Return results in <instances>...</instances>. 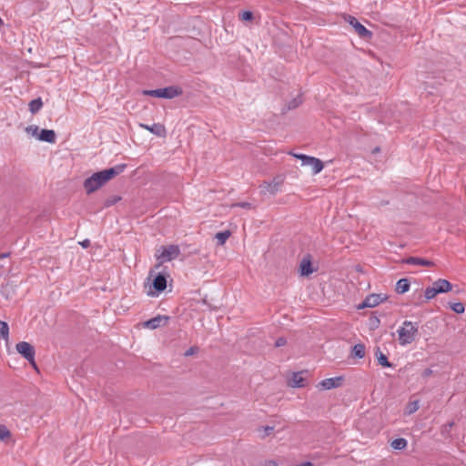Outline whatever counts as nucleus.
<instances>
[{
  "instance_id": "obj_1",
  "label": "nucleus",
  "mask_w": 466,
  "mask_h": 466,
  "mask_svg": "<svg viewBox=\"0 0 466 466\" xmlns=\"http://www.w3.org/2000/svg\"><path fill=\"white\" fill-rule=\"evenodd\" d=\"M180 254V248L177 245L161 246L156 252L157 264L155 268H159L163 263L172 261Z\"/></svg>"
},
{
  "instance_id": "obj_2",
  "label": "nucleus",
  "mask_w": 466,
  "mask_h": 466,
  "mask_svg": "<svg viewBox=\"0 0 466 466\" xmlns=\"http://www.w3.org/2000/svg\"><path fill=\"white\" fill-rule=\"evenodd\" d=\"M419 329L416 323L405 320L403 326L398 329L399 342L404 346L413 342L418 335Z\"/></svg>"
},
{
  "instance_id": "obj_3",
  "label": "nucleus",
  "mask_w": 466,
  "mask_h": 466,
  "mask_svg": "<svg viewBox=\"0 0 466 466\" xmlns=\"http://www.w3.org/2000/svg\"><path fill=\"white\" fill-rule=\"evenodd\" d=\"M143 94L145 96H149L153 97H160V98H174L182 94V90L176 86H168L165 88H158L154 90H144Z\"/></svg>"
},
{
  "instance_id": "obj_4",
  "label": "nucleus",
  "mask_w": 466,
  "mask_h": 466,
  "mask_svg": "<svg viewBox=\"0 0 466 466\" xmlns=\"http://www.w3.org/2000/svg\"><path fill=\"white\" fill-rule=\"evenodd\" d=\"M106 182L103 178L100 171L94 173L91 177L86 178L84 182V188L87 194H91L100 188Z\"/></svg>"
},
{
  "instance_id": "obj_5",
  "label": "nucleus",
  "mask_w": 466,
  "mask_h": 466,
  "mask_svg": "<svg viewBox=\"0 0 466 466\" xmlns=\"http://www.w3.org/2000/svg\"><path fill=\"white\" fill-rule=\"evenodd\" d=\"M284 183V176H276L271 182L264 181L260 185L261 193L275 195L279 192L280 187Z\"/></svg>"
},
{
  "instance_id": "obj_6",
  "label": "nucleus",
  "mask_w": 466,
  "mask_h": 466,
  "mask_svg": "<svg viewBox=\"0 0 466 466\" xmlns=\"http://www.w3.org/2000/svg\"><path fill=\"white\" fill-rule=\"evenodd\" d=\"M15 349L17 352L21 354L26 360L33 362V357H35V351L30 343L26 341L18 342L15 346Z\"/></svg>"
},
{
  "instance_id": "obj_7",
  "label": "nucleus",
  "mask_w": 466,
  "mask_h": 466,
  "mask_svg": "<svg viewBox=\"0 0 466 466\" xmlns=\"http://www.w3.org/2000/svg\"><path fill=\"white\" fill-rule=\"evenodd\" d=\"M343 381H344V378L342 376H338L335 378H329V379L322 380L317 385V387L319 390H332V389L340 387L342 385Z\"/></svg>"
},
{
  "instance_id": "obj_8",
  "label": "nucleus",
  "mask_w": 466,
  "mask_h": 466,
  "mask_svg": "<svg viewBox=\"0 0 466 466\" xmlns=\"http://www.w3.org/2000/svg\"><path fill=\"white\" fill-rule=\"evenodd\" d=\"M348 21L360 37L370 38L372 36V33L361 25L355 17L350 15Z\"/></svg>"
},
{
  "instance_id": "obj_9",
  "label": "nucleus",
  "mask_w": 466,
  "mask_h": 466,
  "mask_svg": "<svg viewBox=\"0 0 466 466\" xmlns=\"http://www.w3.org/2000/svg\"><path fill=\"white\" fill-rule=\"evenodd\" d=\"M127 167L126 164H119L113 167L104 169L100 171L103 178L106 180V182L109 181L113 177H116L117 175L121 174Z\"/></svg>"
},
{
  "instance_id": "obj_10",
  "label": "nucleus",
  "mask_w": 466,
  "mask_h": 466,
  "mask_svg": "<svg viewBox=\"0 0 466 466\" xmlns=\"http://www.w3.org/2000/svg\"><path fill=\"white\" fill-rule=\"evenodd\" d=\"M139 127L146 130H148L149 132L159 137H165L167 136L166 127L164 125L160 123L153 124L152 126L140 123Z\"/></svg>"
},
{
  "instance_id": "obj_11",
  "label": "nucleus",
  "mask_w": 466,
  "mask_h": 466,
  "mask_svg": "<svg viewBox=\"0 0 466 466\" xmlns=\"http://www.w3.org/2000/svg\"><path fill=\"white\" fill-rule=\"evenodd\" d=\"M383 300V298L380 294H370L366 297L364 301L358 306V309H364V308H374L378 306L381 301Z\"/></svg>"
},
{
  "instance_id": "obj_12",
  "label": "nucleus",
  "mask_w": 466,
  "mask_h": 466,
  "mask_svg": "<svg viewBox=\"0 0 466 466\" xmlns=\"http://www.w3.org/2000/svg\"><path fill=\"white\" fill-rule=\"evenodd\" d=\"M167 321H168V317L158 315L155 318H152V319L145 321L144 327L150 329H155L161 326L166 325L167 323Z\"/></svg>"
},
{
  "instance_id": "obj_13",
  "label": "nucleus",
  "mask_w": 466,
  "mask_h": 466,
  "mask_svg": "<svg viewBox=\"0 0 466 466\" xmlns=\"http://www.w3.org/2000/svg\"><path fill=\"white\" fill-rule=\"evenodd\" d=\"M288 385L292 388H303L305 386V379L302 372H294L288 381Z\"/></svg>"
},
{
  "instance_id": "obj_14",
  "label": "nucleus",
  "mask_w": 466,
  "mask_h": 466,
  "mask_svg": "<svg viewBox=\"0 0 466 466\" xmlns=\"http://www.w3.org/2000/svg\"><path fill=\"white\" fill-rule=\"evenodd\" d=\"M153 288L157 292H162L167 288V279L165 275L159 273L157 274L152 283Z\"/></svg>"
},
{
  "instance_id": "obj_15",
  "label": "nucleus",
  "mask_w": 466,
  "mask_h": 466,
  "mask_svg": "<svg viewBox=\"0 0 466 466\" xmlns=\"http://www.w3.org/2000/svg\"><path fill=\"white\" fill-rule=\"evenodd\" d=\"M404 263L411 264V265H417V266H425V267H431L434 265V263L431 260H428L421 258H416V257H409L405 259H403Z\"/></svg>"
},
{
  "instance_id": "obj_16",
  "label": "nucleus",
  "mask_w": 466,
  "mask_h": 466,
  "mask_svg": "<svg viewBox=\"0 0 466 466\" xmlns=\"http://www.w3.org/2000/svg\"><path fill=\"white\" fill-rule=\"evenodd\" d=\"M309 158L312 161H304L302 165L303 166H309V167H311L313 174L319 173L323 169V167H324V165H323L322 161L320 159H319V158L314 157H309Z\"/></svg>"
},
{
  "instance_id": "obj_17",
  "label": "nucleus",
  "mask_w": 466,
  "mask_h": 466,
  "mask_svg": "<svg viewBox=\"0 0 466 466\" xmlns=\"http://www.w3.org/2000/svg\"><path fill=\"white\" fill-rule=\"evenodd\" d=\"M56 138V135L52 129H42L38 135V139L41 141L55 143Z\"/></svg>"
},
{
  "instance_id": "obj_18",
  "label": "nucleus",
  "mask_w": 466,
  "mask_h": 466,
  "mask_svg": "<svg viewBox=\"0 0 466 466\" xmlns=\"http://www.w3.org/2000/svg\"><path fill=\"white\" fill-rule=\"evenodd\" d=\"M433 285L436 287L439 293H445L452 289V285L446 279H440L436 280Z\"/></svg>"
},
{
  "instance_id": "obj_19",
  "label": "nucleus",
  "mask_w": 466,
  "mask_h": 466,
  "mask_svg": "<svg viewBox=\"0 0 466 466\" xmlns=\"http://www.w3.org/2000/svg\"><path fill=\"white\" fill-rule=\"evenodd\" d=\"M375 356L378 360V362L380 366L382 367H385V368H390L392 367V363H390L389 360H388V358L386 357L385 354H383L380 348H377L376 349V351H375Z\"/></svg>"
},
{
  "instance_id": "obj_20",
  "label": "nucleus",
  "mask_w": 466,
  "mask_h": 466,
  "mask_svg": "<svg viewBox=\"0 0 466 466\" xmlns=\"http://www.w3.org/2000/svg\"><path fill=\"white\" fill-rule=\"evenodd\" d=\"M313 272L312 265L309 259L303 258L300 262V274L309 276Z\"/></svg>"
},
{
  "instance_id": "obj_21",
  "label": "nucleus",
  "mask_w": 466,
  "mask_h": 466,
  "mask_svg": "<svg viewBox=\"0 0 466 466\" xmlns=\"http://www.w3.org/2000/svg\"><path fill=\"white\" fill-rule=\"evenodd\" d=\"M410 289V281L407 279H400L396 283V292L399 294H403L407 292Z\"/></svg>"
},
{
  "instance_id": "obj_22",
  "label": "nucleus",
  "mask_w": 466,
  "mask_h": 466,
  "mask_svg": "<svg viewBox=\"0 0 466 466\" xmlns=\"http://www.w3.org/2000/svg\"><path fill=\"white\" fill-rule=\"evenodd\" d=\"M351 355L354 358L362 359L365 356V346L364 344L359 343L353 346L351 350Z\"/></svg>"
},
{
  "instance_id": "obj_23",
  "label": "nucleus",
  "mask_w": 466,
  "mask_h": 466,
  "mask_svg": "<svg viewBox=\"0 0 466 466\" xmlns=\"http://www.w3.org/2000/svg\"><path fill=\"white\" fill-rule=\"evenodd\" d=\"M0 339L9 341V327L5 321L0 320Z\"/></svg>"
},
{
  "instance_id": "obj_24",
  "label": "nucleus",
  "mask_w": 466,
  "mask_h": 466,
  "mask_svg": "<svg viewBox=\"0 0 466 466\" xmlns=\"http://www.w3.org/2000/svg\"><path fill=\"white\" fill-rule=\"evenodd\" d=\"M42 106H43V102H42L41 98L38 97L36 99L32 100L29 103V111L32 114H35L41 109Z\"/></svg>"
},
{
  "instance_id": "obj_25",
  "label": "nucleus",
  "mask_w": 466,
  "mask_h": 466,
  "mask_svg": "<svg viewBox=\"0 0 466 466\" xmlns=\"http://www.w3.org/2000/svg\"><path fill=\"white\" fill-rule=\"evenodd\" d=\"M390 446L394 450H403L407 446V441L403 438H398L391 441Z\"/></svg>"
},
{
  "instance_id": "obj_26",
  "label": "nucleus",
  "mask_w": 466,
  "mask_h": 466,
  "mask_svg": "<svg viewBox=\"0 0 466 466\" xmlns=\"http://www.w3.org/2000/svg\"><path fill=\"white\" fill-rule=\"evenodd\" d=\"M231 233L229 230H225L221 232H218L216 234V238L218 239V242L219 245L225 244L227 239L230 237Z\"/></svg>"
},
{
  "instance_id": "obj_27",
  "label": "nucleus",
  "mask_w": 466,
  "mask_h": 466,
  "mask_svg": "<svg viewBox=\"0 0 466 466\" xmlns=\"http://www.w3.org/2000/svg\"><path fill=\"white\" fill-rule=\"evenodd\" d=\"M437 294H439V292L434 285H432L431 287H428L424 292L425 298L428 300L435 298Z\"/></svg>"
},
{
  "instance_id": "obj_28",
  "label": "nucleus",
  "mask_w": 466,
  "mask_h": 466,
  "mask_svg": "<svg viewBox=\"0 0 466 466\" xmlns=\"http://www.w3.org/2000/svg\"><path fill=\"white\" fill-rule=\"evenodd\" d=\"M419 400L410 402L406 408L407 414H412L419 410Z\"/></svg>"
},
{
  "instance_id": "obj_29",
  "label": "nucleus",
  "mask_w": 466,
  "mask_h": 466,
  "mask_svg": "<svg viewBox=\"0 0 466 466\" xmlns=\"http://www.w3.org/2000/svg\"><path fill=\"white\" fill-rule=\"evenodd\" d=\"M10 436V431L5 425H0V440L5 441V439H8Z\"/></svg>"
},
{
  "instance_id": "obj_30",
  "label": "nucleus",
  "mask_w": 466,
  "mask_h": 466,
  "mask_svg": "<svg viewBox=\"0 0 466 466\" xmlns=\"http://www.w3.org/2000/svg\"><path fill=\"white\" fill-rule=\"evenodd\" d=\"M451 308L454 312L458 314H461L465 310L464 305L461 302L454 303L451 306Z\"/></svg>"
},
{
  "instance_id": "obj_31",
  "label": "nucleus",
  "mask_w": 466,
  "mask_h": 466,
  "mask_svg": "<svg viewBox=\"0 0 466 466\" xmlns=\"http://www.w3.org/2000/svg\"><path fill=\"white\" fill-rule=\"evenodd\" d=\"M242 21H250L253 19V13L250 11H244L239 15Z\"/></svg>"
},
{
  "instance_id": "obj_32",
  "label": "nucleus",
  "mask_w": 466,
  "mask_h": 466,
  "mask_svg": "<svg viewBox=\"0 0 466 466\" xmlns=\"http://www.w3.org/2000/svg\"><path fill=\"white\" fill-rule=\"evenodd\" d=\"M232 208L234 207H239L246 209H252L254 207L249 202H238L231 205Z\"/></svg>"
},
{
  "instance_id": "obj_33",
  "label": "nucleus",
  "mask_w": 466,
  "mask_h": 466,
  "mask_svg": "<svg viewBox=\"0 0 466 466\" xmlns=\"http://www.w3.org/2000/svg\"><path fill=\"white\" fill-rule=\"evenodd\" d=\"M38 127L37 126H34V125H31V126H28L26 128H25V131L26 133L28 134H31L32 136H37L38 137Z\"/></svg>"
},
{
  "instance_id": "obj_34",
  "label": "nucleus",
  "mask_w": 466,
  "mask_h": 466,
  "mask_svg": "<svg viewBox=\"0 0 466 466\" xmlns=\"http://www.w3.org/2000/svg\"><path fill=\"white\" fill-rule=\"evenodd\" d=\"M302 103V100L301 98L299 96V97H296L294 98L289 104V109H293V108H296L298 107L300 104Z\"/></svg>"
},
{
  "instance_id": "obj_35",
  "label": "nucleus",
  "mask_w": 466,
  "mask_h": 466,
  "mask_svg": "<svg viewBox=\"0 0 466 466\" xmlns=\"http://www.w3.org/2000/svg\"><path fill=\"white\" fill-rule=\"evenodd\" d=\"M290 155H292L294 157H296L298 159H300L302 163L304 161H311L309 158V156H306L303 154H295V153H291V152H290Z\"/></svg>"
},
{
  "instance_id": "obj_36",
  "label": "nucleus",
  "mask_w": 466,
  "mask_h": 466,
  "mask_svg": "<svg viewBox=\"0 0 466 466\" xmlns=\"http://www.w3.org/2000/svg\"><path fill=\"white\" fill-rule=\"evenodd\" d=\"M198 352V348L197 346L190 347L187 350L185 351L184 355L186 357L192 356Z\"/></svg>"
},
{
  "instance_id": "obj_37",
  "label": "nucleus",
  "mask_w": 466,
  "mask_h": 466,
  "mask_svg": "<svg viewBox=\"0 0 466 466\" xmlns=\"http://www.w3.org/2000/svg\"><path fill=\"white\" fill-rule=\"evenodd\" d=\"M261 430L264 431L262 438H265L266 436L269 435L274 431V427L265 426V427H262L259 429V431H261Z\"/></svg>"
},
{
  "instance_id": "obj_38",
  "label": "nucleus",
  "mask_w": 466,
  "mask_h": 466,
  "mask_svg": "<svg viewBox=\"0 0 466 466\" xmlns=\"http://www.w3.org/2000/svg\"><path fill=\"white\" fill-rule=\"evenodd\" d=\"M287 344V339L283 337L279 338L275 342V347L279 348Z\"/></svg>"
},
{
  "instance_id": "obj_39",
  "label": "nucleus",
  "mask_w": 466,
  "mask_h": 466,
  "mask_svg": "<svg viewBox=\"0 0 466 466\" xmlns=\"http://www.w3.org/2000/svg\"><path fill=\"white\" fill-rule=\"evenodd\" d=\"M263 466H278V462L274 460H268L264 462Z\"/></svg>"
},
{
  "instance_id": "obj_40",
  "label": "nucleus",
  "mask_w": 466,
  "mask_h": 466,
  "mask_svg": "<svg viewBox=\"0 0 466 466\" xmlns=\"http://www.w3.org/2000/svg\"><path fill=\"white\" fill-rule=\"evenodd\" d=\"M432 374V370L431 369H426L423 373H422V376L423 377H429Z\"/></svg>"
},
{
  "instance_id": "obj_41",
  "label": "nucleus",
  "mask_w": 466,
  "mask_h": 466,
  "mask_svg": "<svg viewBox=\"0 0 466 466\" xmlns=\"http://www.w3.org/2000/svg\"><path fill=\"white\" fill-rule=\"evenodd\" d=\"M80 245L83 247V248H87L89 247L90 245V241L88 239H85L83 240L82 242H80Z\"/></svg>"
},
{
  "instance_id": "obj_42",
  "label": "nucleus",
  "mask_w": 466,
  "mask_h": 466,
  "mask_svg": "<svg viewBox=\"0 0 466 466\" xmlns=\"http://www.w3.org/2000/svg\"><path fill=\"white\" fill-rule=\"evenodd\" d=\"M116 201H117L116 198V199H112L110 201L108 200L107 203H106V206L112 205V204L116 203Z\"/></svg>"
},
{
  "instance_id": "obj_43",
  "label": "nucleus",
  "mask_w": 466,
  "mask_h": 466,
  "mask_svg": "<svg viewBox=\"0 0 466 466\" xmlns=\"http://www.w3.org/2000/svg\"><path fill=\"white\" fill-rule=\"evenodd\" d=\"M35 370L37 369L36 363L35 361V357H33V362H29Z\"/></svg>"
},
{
  "instance_id": "obj_44",
  "label": "nucleus",
  "mask_w": 466,
  "mask_h": 466,
  "mask_svg": "<svg viewBox=\"0 0 466 466\" xmlns=\"http://www.w3.org/2000/svg\"><path fill=\"white\" fill-rule=\"evenodd\" d=\"M378 151H380V148H379V147H376V148L374 149V152H378Z\"/></svg>"
},
{
  "instance_id": "obj_45",
  "label": "nucleus",
  "mask_w": 466,
  "mask_h": 466,
  "mask_svg": "<svg viewBox=\"0 0 466 466\" xmlns=\"http://www.w3.org/2000/svg\"><path fill=\"white\" fill-rule=\"evenodd\" d=\"M6 256H7L6 254H2L1 258H5Z\"/></svg>"
},
{
  "instance_id": "obj_46",
  "label": "nucleus",
  "mask_w": 466,
  "mask_h": 466,
  "mask_svg": "<svg viewBox=\"0 0 466 466\" xmlns=\"http://www.w3.org/2000/svg\"><path fill=\"white\" fill-rule=\"evenodd\" d=\"M148 294H149V295H155V293H153V292H151V291H149V292H148Z\"/></svg>"
}]
</instances>
